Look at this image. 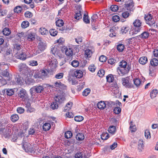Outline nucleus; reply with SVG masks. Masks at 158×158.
Here are the masks:
<instances>
[{"mask_svg": "<svg viewBox=\"0 0 158 158\" xmlns=\"http://www.w3.org/2000/svg\"><path fill=\"white\" fill-rule=\"evenodd\" d=\"M19 70L21 73L23 75L25 80L26 82H28L27 83L29 84L33 82V80L31 78H27L28 76H30L29 74V69L25 63H21L18 66Z\"/></svg>", "mask_w": 158, "mask_h": 158, "instance_id": "1", "label": "nucleus"}, {"mask_svg": "<svg viewBox=\"0 0 158 158\" xmlns=\"http://www.w3.org/2000/svg\"><path fill=\"white\" fill-rule=\"evenodd\" d=\"M6 126L0 128V134L5 138H9L10 136V133L13 125L8 124Z\"/></svg>", "mask_w": 158, "mask_h": 158, "instance_id": "2", "label": "nucleus"}, {"mask_svg": "<svg viewBox=\"0 0 158 158\" xmlns=\"http://www.w3.org/2000/svg\"><path fill=\"white\" fill-rule=\"evenodd\" d=\"M44 86L40 85L34 86L31 87L29 90L30 94L31 97L35 96V93H41L44 90Z\"/></svg>", "mask_w": 158, "mask_h": 158, "instance_id": "3", "label": "nucleus"}, {"mask_svg": "<svg viewBox=\"0 0 158 158\" xmlns=\"http://www.w3.org/2000/svg\"><path fill=\"white\" fill-rule=\"evenodd\" d=\"M144 18L147 24L152 27H155L156 22L151 14H149L147 15H146Z\"/></svg>", "mask_w": 158, "mask_h": 158, "instance_id": "4", "label": "nucleus"}, {"mask_svg": "<svg viewBox=\"0 0 158 158\" xmlns=\"http://www.w3.org/2000/svg\"><path fill=\"white\" fill-rule=\"evenodd\" d=\"M18 94L19 97L22 101L26 100L29 98L26 90L23 88L19 90Z\"/></svg>", "mask_w": 158, "mask_h": 158, "instance_id": "5", "label": "nucleus"}, {"mask_svg": "<svg viewBox=\"0 0 158 158\" xmlns=\"http://www.w3.org/2000/svg\"><path fill=\"white\" fill-rule=\"evenodd\" d=\"M131 69V66L128 64L127 67H118L117 69V71L119 74L123 76L127 74Z\"/></svg>", "mask_w": 158, "mask_h": 158, "instance_id": "6", "label": "nucleus"}, {"mask_svg": "<svg viewBox=\"0 0 158 158\" xmlns=\"http://www.w3.org/2000/svg\"><path fill=\"white\" fill-rule=\"evenodd\" d=\"M138 32V19H136L133 23L130 34L135 35Z\"/></svg>", "mask_w": 158, "mask_h": 158, "instance_id": "7", "label": "nucleus"}, {"mask_svg": "<svg viewBox=\"0 0 158 158\" xmlns=\"http://www.w3.org/2000/svg\"><path fill=\"white\" fill-rule=\"evenodd\" d=\"M40 74L41 78H45L48 77L49 75L52 74V72L48 68H44L40 70ZM53 74V73H52Z\"/></svg>", "mask_w": 158, "mask_h": 158, "instance_id": "8", "label": "nucleus"}, {"mask_svg": "<svg viewBox=\"0 0 158 158\" xmlns=\"http://www.w3.org/2000/svg\"><path fill=\"white\" fill-rule=\"evenodd\" d=\"M22 147L23 149L26 152H32L34 151L33 146L29 143L27 142H23Z\"/></svg>", "mask_w": 158, "mask_h": 158, "instance_id": "9", "label": "nucleus"}, {"mask_svg": "<svg viewBox=\"0 0 158 158\" xmlns=\"http://www.w3.org/2000/svg\"><path fill=\"white\" fill-rule=\"evenodd\" d=\"M122 81L123 85L126 88H131L133 87L131 80H130L128 78H123Z\"/></svg>", "mask_w": 158, "mask_h": 158, "instance_id": "10", "label": "nucleus"}, {"mask_svg": "<svg viewBox=\"0 0 158 158\" xmlns=\"http://www.w3.org/2000/svg\"><path fill=\"white\" fill-rule=\"evenodd\" d=\"M134 3L132 0H130L126 2L124 4L125 8L129 11H131L134 9Z\"/></svg>", "mask_w": 158, "mask_h": 158, "instance_id": "11", "label": "nucleus"}, {"mask_svg": "<svg viewBox=\"0 0 158 158\" xmlns=\"http://www.w3.org/2000/svg\"><path fill=\"white\" fill-rule=\"evenodd\" d=\"M63 52H64L66 55L69 56H73V52L72 48H67L64 46L62 49Z\"/></svg>", "mask_w": 158, "mask_h": 158, "instance_id": "12", "label": "nucleus"}, {"mask_svg": "<svg viewBox=\"0 0 158 158\" xmlns=\"http://www.w3.org/2000/svg\"><path fill=\"white\" fill-rule=\"evenodd\" d=\"M16 56L18 59L24 60L26 59L27 54L25 50H22L19 53H17Z\"/></svg>", "mask_w": 158, "mask_h": 158, "instance_id": "13", "label": "nucleus"}, {"mask_svg": "<svg viewBox=\"0 0 158 158\" xmlns=\"http://www.w3.org/2000/svg\"><path fill=\"white\" fill-rule=\"evenodd\" d=\"M51 58V59H49L48 63L49 66L52 69H55L57 67V60L53 58Z\"/></svg>", "mask_w": 158, "mask_h": 158, "instance_id": "14", "label": "nucleus"}, {"mask_svg": "<svg viewBox=\"0 0 158 158\" xmlns=\"http://www.w3.org/2000/svg\"><path fill=\"white\" fill-rule=\"evenodd\" d=\"M54 99L55 101L59 104H60L63 102L65 100L64 97L61 95H58L57 96H56L54 98Z\"/></svg>", "mask_w": 158, "mask_h": 158, "instance_id": "15", "label": "nucleus"}, {"mask_svg": "<svg viewBox=\"0 0 158 158\" xmlns=\"http://www.w3.org/2000/svg\"><path fill=\"white\" fill-rule=\"evenodd\" d=\"M3 91L5 94H6L9 96L12 95L14 93V90L13 89H5L3 90Z\"/></svg>", "mask_w": 158, "mask_h": 158, "instance_id": "16", "label": "nucleus"}, {"mask_svg": "<svg viewBox=\"0 0 158 158\" xmlns=\"http://www.w3.org/2000/svg\"><path fill=\"white\" fill-rule=\"evenodd\" d=\"M2 75L6 77L8 81H10L11 80V78L10 75L7 69H6L2 72Z\"/></svg>", "mask_w": 158, "mask_h": 158, "instance_id": "17", "label": "nucleus"}, {"mask_svg": "<svg viewBox=\"0 0 158 158\" xmlns=\"http://www.w3.org/2000/svg\"><path fill=\"white\" fill-rule=\"evenodd\" d=\"M74 76L77 78H81L83 76V72L80 70H77L74 72Z\"/></svg>", "mask_w": 158, "mask_h": 158, "instance_id": "18", "label": "nucleus"}, {"mask_svg": "<svg viewBox=\"0 0 158 158\" xmlns=\"http://www.w3.org/2000/svg\"><path fill=\"white\" fill-rule=\"evenodd\" d=\"M25 39H27L29 41L33 40L35 39V35L34 33L30 32L26 35Z\"/></svg>", "mask_w": 158, "mask_h": 158, "instance_id": "19", "label": "nucleus"}, {"mask_svg": "<svg viewBox=\"0 0 158 158\" xmlns=\"http://www.w3.org/2000/svg\"><path fill=\"white\" fill-rule=\"evenodd\" d=\"M82 11V9L81 8H79L78 12L76 13L74 15V18L77 20H79L80 19H81L82 18V15L81 14Z\"/></svg>", "mask_w": 158, "mask_h": 158, "instance_id": "20", "label": "nucleus"}, {"mask_svg": "<svg viewBox=\"0 0 158 158\" xmlns=\"http://www.w3.org/2000/svg\"><path fill=\"white\" fill-rule=\"evenodd\" d=\"M98 107L100 110H103L106 107V104L104 101H101L97 105Z\"/></svg>", "mask_w": 158, "mask_h": 158, "instance_id": "21", "label": "nucleus"}, {"mask_svg": "<svg viewBox=\"0 0 158 158\" xmlns=\"http://www.w3.org/2000/svg\"><path fill=\"white\" fill-rule=\"evenodd\" d=\"M39 31L42 35H47L48 34V30L44 27L40 28Z\"/></svg>", "mask_w": 158, "mask_h": 158, "instance_id": "22", "label": "nucleus"}, {"mask_svg": "<svg viewBox=\"0 0 158 158\" xmlns=\"http://www.w3.org/2000/svg\"><path fill=\"white\" fill-rule=\"evenodd\" d=\"M144 143L143 140H139V152H142L144 149Z\"/></svg>", "mask_w": 158, "mask_h": 158, "instance_id": "23", "label": "nucleus"}, {"mask_svg": "<svg viewBox=\"0 0 158 158\" xmlns=\"http://www.w3.org/2000/svg\"><path fill=\"white\" fill-rule=\"evenodd\" d=\"M147 62L148 59L146 56H142L139 59V63L142 65L145 64Z\"/></svg>", "mask_w": 158, "mask_h": 158, "instance_id": "24", "label": "nucleus"}, {"mask_svg": "<svg viewBox=\"0 0 158 158\" xmlns=\"http://www.w3.org/2000/svg\"><path fill=\"white\" fill-rule=\"evenodd\" d=\"M158 94L157 90L156 89H153L150 93V96L152 99L156 97Z\"/></svg>", "mask_w": 158, "mask_h": 158, "instance_id": "25", "label": "nucleus"}, {"mask_svg": "<svg viewBox=\"0 0 158 158\" xmlns=\"http://www.w3.org/2000/svg\"><path fill=\"white\" fill-rule=\"evenodd\" d=\"M10 118L11 121L15 123L19 119V117L18 114H15L12 115Z\"/></svg>", "mask_w": 158, "mask_h": 158, "instance_id": "26", "label": "nucleus"}, {"mask_svg": "<svg viewBox=\"0 0 158 158\" xmlns=\"http://www.w3.org/2000/svg\"><path fill=\"white\" fill-rule=\"evenodd\" d=\"M129 29V27L127 26H123L121 29L120 33L122 34H125L128 32Z\"/></svg>", "mask_w": 158, "mask_h": 158, "instance_id": "27", "label": "nucleus"}, {"mask_svg": "<svg viewBox=\"0 0 158 158\" xmlns=\"http://www.w3.org/2000/svg\"><path fill=\"white\" fill-rule=\"evenodd\" d=\"M75 158H86L85 156L82 152H79L76 153L75 155Z\"/></svg>", "mask_w": 158, "mask_h": 158, "instance_id": "28", "label": "nucleus"}, {"mask_svg": "<svg viewBox=\"0 0 158 158\" xmlns=\"http://www.w3.org/2000/svg\"><path fill=\"white\" fill-rule=\"evenodd\" d=\"M38 46L39 48L42 51H44L46 48L45 44L42 42L39 43Z\"/></svg>", "mask_w": 158, "mask_h": 158, "instance_id": "29", "label": "nucleus"}, {"mask_svg": "<svg viewBox=\"0 0 158 158\" xmlns=\"http://www.w3.org/2000/svg\"><path fill=\"white\" fill-rule=\"evenodd\" d=\"M50 107L53 110L57 109L58 107V103L55 101L52 102L51 105Z\"/></svg>", "mask_w": 158, "mask_h": 158, "instance_id": "30", "label": "nucleus"}, {"mask_svg": "<svg viewBox=\"0 0 158 158\" xmlns=\"http://www.w3.org/2000/svg\"><path fill=\"white\" fill-rule=\"evenodd\" d=\"M84 136L83 134L80 133H78L76 135V139L79 141H81L84 139Z\"/></svg>", "mask_w": 158, "mask_h": 158, "instance_id": "31", "label": "nucleus"}, {"mask_svg": "<svg viewBox=\"0 0 158 158\" xmlns=\"http://www.w3.org/2000/svg\"><path fill=\"white\" fill-rule=\"evenodd\" d=\"M24 102V105L25 107L29 109L31 107V104L30 102V100L29 98H28L26 100L23 101Z\"/></svg>", "mask_w": 158, "mask_h": 158, "instance_id": "32", "label": "nucleus"}, {"mask_svg": "<svg viewBox=\"0 0 158 158\" xmlns=\"http://www.w3.org/2000/svg\"><path fill=\"white\" fill-rule=\"evenodd\" d=\"M51 125L49 123H45L43 126V129L44 131H48L50 129Z\"/></svg>", "mask_w": 158, "mask_h": 158, "instance_id": "33", "label": "nucleus"}, {"mask_svg": "<svg viewBox=\"0 0 158 158\" xmlns=\"http://www.w3.org/2000/svg\"><path fill=\"white\" fill-rule=\"evenodd\" d=\"M2 32L4 35H8L11 33V31L9 28L5 27L3 29Z\"/></svg>", "mask_w": 158, "mask_h": 158, "instance_id": "34", "label": "nucleus"}, {"mask_svg": "<svg viewBox=\"0 0 158 158\" xmlns=\"http://www.w3.org/2000/svg\"><path fill=\"white\" fill-rule=\"evenodd\" d=\"M29 25V23L27 21H23L21 24V27L23 28H25L28 27Z\"/></svg>", "mask_w": 158, "mask_h": 158, "instance_id": "35", "label": "nucleus"}, {"mask_svg": "<svg viewBox=\"0 0 158 158\" xmlns=\"http://www.w3.org/2000/svg\"><path fill=\"white\" fill-rule=\"evenodd\" d=\"M116 63V60L113 58H110L108 60V64L112 66H114Z\"/></svg>", "mask_w": 158, "mask_h": 158, "instance_id": "36", "label": "nucleus"}, {"mask_svg": "<svg viewBox=\"0 0 158 158\" xmlns=\"http://www.w3.org/2000/svg\"><path fill=\"white\" fill-rule=\"evenodd\" d=\"M54 86L56 88H61L63 87L64 85L62 84L60 81H58L55 83Z\"/></svg>", "mask_w": 158, "mask_h": 158, "instance_id": "37", "label": "nucleus"}, {"mask_svg": "<svg viewBox=\"0 0 158 158\" xmlns=\"http://www.w3.org/2000/svg\"><path fill=\"white\" fill-rule=\"evenodd\" d=\"M151 64L154 66L158 65V60L156 58H153L150 61Z\"/></svg>", "mask_w": 158, "mask_h": 158, "instance_id": "38", "label": "nucleus"}, {"mask_svg": "<svg viewBox=\"0 0 158 158\" xmlns=\"http://www.w3.org/2000/svg\"><path fill=\"white\" fill-rule=\"evenodd\" d=\"M83 20L84 22L86 23H89L90 22L89 19L88 15L86 14L84 15Z\"/></svg>", "mask_w": 158, "mask_h": 158, "instance_id": "39", "label": "nucleus"}, {"mask_svg": "<svg viewBox=\"0 0 158 158\" xmlns=\"http://www.w3.org/2000/svg\"><path fill=\"white\" fill-rule=\"evenodd\" d=\"M116 128L114 126H110L108 129V131L110 133L112 134H114L115 132Z\"/></svg>", "mask_w": 158, "mask_h": 158, "instance_id": "40", "label": "nucleus"}, {"mask_svg": "<svg viewBox=\"0 0 158 158\" xmlns=\"http://www.w3.org/2000/svg\"><path fill=\"white\" fill-rule=\"evenodd\" d=\"M70 64L73 67L76 68L79 66V62L77 60H74L70 62Z\"/></svg>", "mask_w": 158, "mask_h": 158, "instance_id": "41", "label": "nucleus"}, {"mask_svg": "<svg viewBox=\"0 0 158 158\" xmlns=\"http://www.w3.org/2000/svg\"><path fill=\"white\" fill-rule=\"evenodd\" d=\"M106 78L107 81L109 82H112L114 80V77L112 74L108 75L106 76Z\"/></svg>", "mask_w": 158, "mask_h": 158, "instance_id": "42", "label": "nucleus"}, {"mask_svg": "<svg viewBox=\"0 0 158 158\" xmlns=\"http://www.w3.org/2000/svg\"><path fill=\"white\" fill-rule=\"evenodd\" d=\"M8 47L7 45L6 44L3 47L1 48V51H3L4 52H6V55H9L10 54V51H7L8 49Z\"/></svg>", "mask_w": 158, "mask_h": 158, "instance_id": "43", "label": "nucleus"}, {"mask_svg": "<svg viewBox=\"0 0 158 158\" xmlns=\"http://www.w3.org/2000/svg\"><path fill=\"white\" fill-rule=\"evenodd\" d=\"M90 89L89 88H87L85 89L82 92V95L83 96H87L90 92Z\"/></svg>", "mask_w": 158, "mask_h": 158, "instance_id": "44", "label": "nucleus"}, {"mask_svg": "<svg viewBox=\"0 0 158 158\" xmlns=\"http://www.w3.org/2000/svg\"><path fill=\"white\" fill-rule=\"evenodd\" d=\"M63 20L62 19H59L56 22V26L59 27H62L64 24Z\"/></svg>", "mask_w": 158, "mask_h": 158, "instance_id": "45", "label": "nucleus"}, {"mask_svg": "<svg viewBox=\"0 0 158 158\" xmlns=\"http://www.w3.org/2000/svg\"><path fill=\"white\" fill-rule=\"evenodd\" d=\"M109 134L107 133H103L101 135V138L102 140H106L109 138Z\"/></svg>", "mask_w": 158, "mask_h": 158, "instance_id": "46", "label": "nucleus"}, {"mask_svg": "<svg viewBox=\"0 0 158 158\" xmlns=\"http://www.w3.org/2000/svg\"><path fill=\"white\" fill-rule=\"evenodd\" d=\"M149 36V33L146 32H144L140 35H139V36L140 38L143 39L147 38Z\"/></svg>", "mask_w": 158, "mask_h": 158, "instance_id": "47", "label": "nucleus"}, {"mask_svg": "<svg viewBox=\"0 0 158 158\" xmlns=\"http://www.w3.org/2000/svg\"><path fill=\"white\" fill-rule=\"evenodd\" d=\"M124 49V46L122 44H119L118 45L117 49L119 52H122Z\"/></svg>", "mask_w": 158, "mask_h": 158, "instance_id": "48", "label": "nucleus"}, {"mask_svg": "<svg viewBox=\"0 0 158 158\" xmlns=\"http://www.w3.org/2000/svg\"><path fill=\"white\" fill-rule=\"evenodd\" d=\"M49 32L50 35L52 36H55L56 35L58 32L55 29H52L50 30Z\"/></svg>", "mask_w": 158, "mask_h": 158, "instance_id": "49", "label": "nucleus"}, {"mask_svg": "<svg viewBox=\"0 0 158 158\" xmlns=\"http://www.w3.org/2000/svg\"><path fill=\"white\" fill-rule=\"evenodd\" d=\"M73 134L72 132L69 131H67L65 132L64 135L65 137L67 139H69L72 136Z\"/></svg>", "mask_w": 158, "mask_h": 158, "instance_id": "50", "label": "nucleus"}, {"mask_svg": "<svg viewBox=\"0 0 158 158\" xmlns=\"http://www.w3.org/2000/svg\"><path fill=\"white\" fill-rule=\"evenodd\" d=\"M22 10V7L20 6H17L15 7L14 9V11L15 12L19 13H20Z\"/></svg>", "mask_w": 158, "mask_h": 158, "instance_id": "51", "label": "nucleus"}, {"mask_svg": "<svg viewBox=\"0 0 158 158\" xmlns=\"http://www.w3.org/2000/svg\"><path fill=\"white\" fill-rule=\"evenodd\" d=\"M84 118L81 116H77L75 117L74 120L75 121L79 122L83 120Z\"/></svg>", "mask_w": 158, "mask_h": 158, "instance_id": "52", "label": "nucleus"}, {"mask_svg": "<svg viewBox=\"0 0 158 158\" xmlns=\"http://www.w3.org/2000/svg\"><path fill=\"white\" fill-rule=\"evenodd\" d=\"M130 14L128 11H125L122 12V16L123 18L125 19L127 18L129 16Z\"/></svg>", "mask_w": 158, "mask_h": 158, "instance_id": "53", "label": "nucleus"}, {"mask_svg": "<svg viewBox=\"0 0 158 158\" xmlns=\"http://www.w3.org/2000/svg\"><path fill=\"white\" fill-rule=\"evenodd\" d=\"M92 54V51L89 49L86 50L85 51V54L87 56V57H90Z\"/></svg>", "mask_w": 158, "mask_h": 158, "instance_id": "54", "label": "nucleus"}, {"mask_svg": "<svg viewBox=\"0 0 158 158\" xmlns=\"http://www.w3.org/2000/svg\"><path fill=\"white\" fill-rule=\"evenodd\" d=\"M127 62L125 60H122L119 63V67H127L128 66Z\"/></svg>", "mask_w": 158, "mask_h": 158, "instance_id": "55", "label": "nucleus"}, {"mask_svg": "<svg viewBox=\"0 0 158 158\" xmlns=\"http://www.w3.org/2000/svg\"><path fill=\"white\" fill-rule=\"evenodd\" d=\"M64 76L63 73H59L55 75V77L57 79H60L62 78Z\"/></svg>", "mask_w": 158, "mask_h": 158, "instance_id": "56", "label": "nucleus"}, {"mask_svg": "<svg viewBox=\"0 0 158 158\" xmlns=\"http://www.w3.org/2000/svg\"><path fill=\"white\" fill-rule=\"evenodd\" d=\"M35 129L33 127L30 128L28 131V134L29 135H35Z\"/></svg>", "mask_w": 158, "mask_h": 158, "instance_id": "57", "label": "nucleus"}, {"mask_svg": "<svg viewBox=\"0 0 158 158\" xmlns=\"http://www.w3.org/2000/svg\"><path fill=\"white\" fill-rule=\"evenodd\" d=\"M111 10L114 12L116 11L118 9V6L116 5H113L110 6Z\"/></svg>", "mask_w": 158, "mask_h": 158, "instance_id": "58", "label": "nucleus"}, {"mask_svg": "<svg viewBox=\"0 0 158 158\" xmlns=\"http://www.w3.org/2000/svg\"><path fill=\"white\" fill-rule=\"evenodd\" d=\"M21 46L20 44H16L14 45V50L18 51L21 49Z\"/></svg>", "mask_w": 158, "mask_h": 158, "instance_id": "59", "label": "nucleus"}, {"mask_svg": "<svg viewBox=\"0 0 158 158\" xmlns=\"http://www.w3.org/2000/svg\"><path fill=\"white\" fill-rule=\"evenodd\" d=\"M144 133L145 136L147 139H150L151 138L150 133L148 130H146Z\"/></svg>", "mask_w": 158, "mask_h": 158, "instance_id": "60", "label": "nucleus"}, {"mask_svg": "<svg viewBox=\"0 0 158 158\" xmlns=\"http://www.w3.org/2000/svg\"><path fill=\"white\" fill-rule=\"evenodd\" d=\"M98 74L100 77H102L105 74V71L104 69H101L98 72Z\"/></svg>", "mask_w": 158, "mask_h": 158, "instance_id": "61", "label": "nucleus"}, {"mask_svg": "<svg viewBox=\"0 0 158 158\" xmlns=\"http://www.w3.org/2000/svg\"><path fill=\"white\" fill-rule=\"evenodd\" d=\"M25 16L28 18H31L32 16V13L29 11H27L25 13Z\"/></svg>", "mask_w": 158, "mask_h": 158, "instance_id": "62", "label": "nucleus"}, {"mask_svg": "<svg viewBox=\"0 0 158 158\" xmlns=\"http://www.w3.org/2000/svg\"><path fill=\"white\" fill-rule=\"evenodd\" d=\"M106 60V57L104 55L101 56L99 58V60L100 61L102 62H105Z\"/></svg>", "mask_w": 158, "mask_h": 158, "instance_id": "63", "label": "nucleus"}, {"mask_svg": "<svg viewBox=\"0 0 158 158\" xmlns=\"http://www.w3.org/2000/svg\"><path fill=\"white\" fill-rule=\"evenodd\" d=\"M95 67L94 64H91L89 67V69L92 72H94L95 71Z\"/></svg>", "mask_w": 158, "mask_h": 158, "instance_id": "64", "label": "nucleus"}]
</instances>
